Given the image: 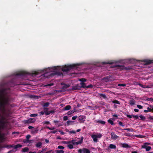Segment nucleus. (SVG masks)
<instances>
[{
    "label": "nucleus",
    "mask_w": 153,
    "mask_h": 153,
    "mask_svg": "<svg viewBox=\"0 0 153 153\" xmlns=\"http://www.w3.org/2000/svg\"><path fill=\"white\" fill-rule=\"evenodd\" d=\"M19 85L15 83L14 80L2 83L1 85L2 89L0 90V142H2L4 139L5 134L2 133L3 130L9 129L10 123L8 121L11 114L10 110H6L5 107L10 105V99L9 93L10 92V87Z\"/></svg>",
    "instance_id": "1"
},
{
    "label": "nucleus",
    "mask_w": 153,
    "mask_h": 153,
    "mask_svg": "<svg viewBox=\"0 0 153 153\" xmlns=\"http://www.w3.org/2000/svg\"><path fill=\"white\" fill-rule=\"evenodd\" d=\"M58 67H54L53 68H46L45 69L43 70H39L38 71H35L33 72L32 73V74L33 75H36L39 74L41 73L42 72H45V73H47L48 72H49L50 71H52V69H53L54 70H57V68H58Z\"/></svg>",
    "instance_id": "2"
},
{
    "label": "nucleus",
    "mask_w": 153,
    "mask_h": 153,
    "mask_svg": "<svg viewBox=\"0 0 153 153\" xmlns=\"http://www.w3.org/2000/svg\"><path fill=\"white\" fill-rule=\"evenodd\" d=\"M80 65L79 64H73L68 65H65L62 68V71L63 72H68L71 69L77 68V66Z\"/></svg>",
    "instance_id": "3"
},
{
    "label": "nucleus",
    "mask_w": 153,
    "mask_h": 153,
    "mask_svg": "<svg viewBox=\"0 0 153 153\" xmlns=\"http://www.w3.org/2000/svg\"><path fill=\"white\" fill-rule=\"evenodd\" d=\"M114 67L118 68H120L121 70H123L124 69L126 70H130L132 69V68L131 67H125L124 66L120 65H115L114 66Z\"/></svg>",
    "instance_id": "4"
},
{
    "label": "nucleus",
    "mask_w": 153,
    "mask_h": 153,
    "mask_svg": "<svg viewBox=\"0 0 153 153\" xmlns=\"http://www.w3.org/2000/svg\"><path fill=\"white\" fill-rule=\"evenodd\" d=\"M77 152L78 153H90V151L88 149L85 148L79 149Z\"/></svg>",
    "instance_id": "5"
},
{
    "label": "nucleus",
    "mask_w": 153,
    "mask_h": 153,
    "mask_svg": "<svg viewBox=\"0 0 153 153\" xmlns=\"http://www.w3.org/2000/svg\"><path fill=\"white\" fill-rule=\"evenodd\" d=\"M83 139H84L83 137H81V139L80 140V141H78V142H74L75 140H71V141H69V142H70V143H71L73 144V145L76 144V145H78L79 144H81L82 143H83Z\"/></svg>",
    "instance_id": "6"
},
{
    "label": "nucleus",
    "mask_w": 153,
    "mask_h": 153,
    "mask_svg": "<svg viewBox=\"0 0 153 153\" xmlns=\"http://www.w3.org/2000/svg\"><path fill=\"white\" fill-rule=\"evenodd\" d=\"M36 119L34 118H30L28 120H25L24 122L25 124H29L34 123Z\"/></svg>",
    "instance_id": "7"
},
{
    "label": "nucleus",
    "mask_w": 153,
    "mask_h": 153,
    "mask_svg": "<svg viewBox=\"0 0 153 153\" xmlns=\"http://www.w3.org/2000/svg\"><path fill=\"white\" fill-rule=\"evenodd\" d=\"M150 144L148 143H145L144 145L142 146V148L146 149V150L147 151L150 150L152 148L151 146H148L146 145H149Z\"/></svg>",
    "instance_id": "8"
},
{
    "label": "nucleus",
    "mask_w": 153,
    "mask_h": 153,
    "mask_svg": "<svg viewBox=\"0 0 153 153\" xmlns=\"http://www.w3.org/2000/svg\"><path fill=\"white\" fill-rule=\"evenodd\" d=\"M29 73L25 71H20L18 73H17L16 75L17 76H24L27 75H28Z\"/></svg>",
    "instance_id": "9"
},
{
    "label": "nucleus",
    "mask_w": 153,
    "mask_h": 153,
    "mask_svg": "<svg viewBox=\"0 0 153 153\" xmlns=\"http://www.w3.org/2000/svg\"><path fill=\"white\" fill-rule=\"evenodd\" d=\"M111 138L113 140L116 139L118 137L115 134V133L113 132L111 133Z\"/></svg>",
    "instance_id": "10"
},
{
    "label": "nucleus",
    "mask_w": 153,
    "mask_h": 153,
    "mask_svg": "<svg viewBox=\"0 0 153 153\" xmlns=\"http://www.w3.org/2000/svg\"><path fill=\"white\" fill-rule=\"evenodd\" d=\"M121 146L123 148H130L131 147L130 146L126 143H121Z\"/></svg>",
    "instance_id": "11"
},
{
    "label": "nucleus",
    "mask_w": 153,
    "mask_h": 153,
    "mask_svg": "<svg viewBox=\"0 0 153 153\" xmlns=\"http://www.w3.org/2000/svg\"><path fill=\"white\" fill-rule=\"evenodd\" d=\"M85 116L82 115L80 116L79 117V120L80 121V123H83L85 121Z\"/></svg>",
    "instance_id": "12"
},
{
    "label": "nucleus",
    "mask_w": 153,
    "mask_h": 153,
    "mask_svg": "<svg viewBox=\"0 0 153 153\" xmlns=\"http://www.w3.org/2000/svg\"><path fill=\"white\" fill-rule=\"evenodd\" d=\"M91 136V137L93 139V141L94 142L97 143L98 142L97 135L92 134Z\"/></svg>",
    "instance_id": "13"
},
{
    "label": "nucleus",
    "mask_w": 153,
    "mask_h": 153,
    "mask_svg": "<svg viewBox=\"0 0 153 153\" xmlns=\"http://www.w3.org/2000/svg\"><path fill=\"white\" fill-rule=\"evenodd\" d=\"M126 115L129 118H131L132 117L135 118L136 119H138V116L137 115H129L128 114H126Z\"/></svg>",
    "instance_id": "14"
},
{
    "label": "nucleus",
    "mask_w": 153,
    "mask_h": 153,
    "mask_svg": "<svg viewBox=\"0 0 153 153\" xmlns=\"http://www.w3.org/2000/svg\"><path fill=\"white\" fill-rule=\"evenodd\" d=\"M38 131L39 129L38 128H36L32 130L31 131V132L32 134H36L38 132Z\"/></svg>",
    "instance_id": "15"
},
{
    "label": "nucleus",
    "mask_w": 153,
    "mask_h": 153,
    "mask_svg": "<svg viewBox=\"0 0 153 153\" xmlns=\"http://www.w3.org/2000/svg\"><path fill=\"white\" fill-rule=\"evenodd\" d=\"M55 112L54 110H52L48 111H46L45 112V114L46 115H48L50 114H54Z\"/></svg>",
    "instance_id": "16"
},
{
    "label": "nucleus",
    "mask_w": 153,
    "mask_h": 153,
    "mask_svg": "<svg viewBox=\"0 0 153 153\" xmlns=\"http://www.w3.org/2000/svg\"><path fill=\"white\" fill-rule=\"evenodd\" d=\"M145 62V65H147L149 64H150L151 63H153V60H146L144 61Z\"/></svg>",
    "instance_id": "17"
},
{
    "label": "nucleus",
    "mask_w": 153,
    "mask_h": 153,
    "mask_svg": "<svg viewBox=\"0 0 153 153\" xmlns=\"http://www.w3.org/2000/svg\"><path fill=\"white\" fill-rule=\"evenodd\" d=\"M80 85H81V86L79 87L80 88H86L87 86L86 85V84L84 82H81L80 83Z\"/></svg>",
    "instance_id": "18"
},
{
    "label": "nucleus",
    "mask_w": 153,
    "mask_h": 153,
    "mask_svg": "<svg viewBox=\"0 0 153 153\" xmlns=\"http://www.w3.org/2000/svg\"><path fill=\"white\" fill-rule=\"evenodd\" d=\"M111 148V149H115L116 148V146L112 144H111L109 145L108 148Z\"/></svg>",
    "instance_id": "19"
},
{
    "label": "nucleus",
    "mask_w": 153,
    "mask_h": 153,
    "mask_svg": "<svg viewBox=\"0 0 153 153\" xmlns=\"http://www.w3.org/2000/svg\"><path fill=\"white\" fill-rule=\"evenodd\" d=\"M71 107L70 105H66L65 107H64L63 109L64 110H68L71 108Z\"/></svg>",
    "instance_id": "20"
},
{
    "label": "nucleus",
    "mask_w": 153,
    "mask_h": 153,
    "mask_svg": "<svg viewBox=\"0 0 153 153\" xmlns=\"http://www.w3.org/2000/svg\"><path fill=\"white\" fill-rule=\"evenodd\" d=\"M96 121L97 123L101 124L102 125H104L105 123V121L103 120H97Z\"/></svg>",
    "instance_id": "21"
},
{
    "label": "nucleus",
    "mask_w": 153,
    "mask_h": 153,
    "mask_svg": "<svg viewBox=\"0 0 153 153\" xmlns=\"http://www.w3.org/2000/svg\"><path fill=\"white\" fill-rule=\"evenodd\" d=\"M147 110H144V112L145 113H147L148 112H152V110L151 108L150 107H147Z\"/></svg>",
    "instance_id": "22"
},
{
    "label": "nucleus",
    "mask_w": 153,
    "mask_h": 153,
    "mask_svg": "<svg viewBox=\"0 0 153 153\" xmlns=\"http://www.w3.org/2000/svg\"><path fill=\"white\" fill-rule=\"evenodd\" d=\"M42 145V143L41 142H39L36 144V146L37 148H40L41 146Z\"/></svg>",
    "instance_id": "23"
},
{
    "label": "nucleus",
    "mask_w": 153,
    "mask_h": 153,
    "mask_svg": "<svg viewBox=\"0 0 153 153\" xmlns=\"http://www.w3.org/2000/svg\"><path fill=\"white\" fill-rule=\"evenodd\" d=\"M22 145L20 144H18L15 146L14 147V148L15 149H16L18 148L22 147Z\"/></svg>",
    "instance_id": "24"
},
{
    "label": "nucleus",
    "mask_w": 153,
    "mask_h": 153,
    "mask_svg": "<svg viewBox=\"0 0 153 153\" xmlns=\"http://www.w3.org/2000/svg\"><path fill=\"white\" fill-rule=\"evenodd\" d=\"M28 150L29 149L27 147H25L22 149V152H27Z\"/></svg>",
    "instance_id": "25"
},
{
    "label": "nucleus",
    "mask_w": 153,
    "mask_h": 153,
    "mask_svg": "<svg viewBox=\"0 0 153 153\" xmlns=\"http://www.w3.org/2000/svg\"><path fill=\"white\" fill-rule=\"evenodd\" d=\"M134 136L138 138H145L146 137L145 136H143L141 135H134Z\"/></svg>",
    "instance_id": "26"
},
{
    "label": "nucleus",
    "mask_w": 153,
    "mask_h": 153,
    "mask_svg": "<svg viewBox=\"0 0 153 153\" xmlns=\"http://www.w3.org/2000/svg\"><path fill=\"white\" fill-rule=\"evenodd\" d=\"M70 86L69 84H65L62 87V88L63 89H65L69 88Z\"/></svg>",
    "instance_id": "27"
},
{
    "label": "nucleus",
    "mask_w": 153,
    "mask_h": 153,
    "mask_svg": "<svg viewBox=\"0 0 153 153\" xmlns=\"http://www.w3.org/2000/svg\"><path fill=\"white\" fill-rule=\"evenodd\" d=\"M50 103L49 102H46L43 104V107H47L49 106Z\"/></svg>",
    "instance_id": "28"
},
{
    "label": "nucleus",
    "mask_w": 153,
    "mask_h": 153,
    "mask_svg": "<svg viewBox=\"0 0 153 153\" xmlns=\"http://www.w3.org/2000/svg\"><path fill=\"white\" fill-rule=\"evenodd\" d=\"M112 102L114 104H117L119 105H120V102L117 100H113L112 101Z\"/></svg>",
    "instance_id": "29"
},
{
    "label": "nucleus",
    "mask_w": 153,
    "mask_h": 153,
    "mask_svg": "<svg viewBox=\"0 0 153 153\" xmlns=\"http://www.w3.org/2000/svg\"><path fill=\"white\" fill-rule=\"evenodd\" d=\"M73 121L68 120L67 122V124L68 126L72 124V123L74 122Z\"/></svg>",
    "instance_id": "30"
},
{
    "label": "nucleus",
    "mask_w": 153,
    "mask_h": 153,
    "mask_svg": "<svg viewBox=\"0 0 153 153\" xmlns=\"http://www.w3.org/2000/svg\"><path fill=\"white\" fill-rule=\"evenodd\" d=\"M99 95L100 97H103V98L105 99L106 98V95L104 94H100Z\"/></svg>",
    "instance_id": "31"
},
{
    "label": "nucleus",
    "mask_w": 153,
    "mask_h": 153,
    "mask_svg": "<svg viewBox=\"0 0 153 153\" xmlns=\"http://www.w3.org/2000/svg\"><path fill=\"white\" fill-rule=\"evenodd\" d=\"M75 111L74 110H73L72 111H68L67 113V114L68 115H71L73 113H74V112Z\"/></svg>",
    "instance_id": "32"
},
{
    "label": "nucleus",
    "mask_w": 153,
    "mask_h": 153,
    "mask_svg": "<svg viewBox=\"0 0 153 153\" xmlns=\"http://www.w3.org/2000/svg\"><path fill=\"white\" fill-rule=\"evenodd\" d=\"M64 151L62 150H57L56 151V153H64Z\"/></svg>",
    "instance_id": "33"
},
{
    "label": "nucleus",
    "mask_w": 153,
    "mask_h": 153,
    "mask_svg": "<svg viewBox=\"0 0 153 153\" xmlns=\"http://www.w3.org/2000/svg\"><path fill=\"white\" fill-rule=\"evenodd\" d=\"M139 117L140 118L141 120L143 121L146 118L145 117L142 115H140L139 116Z\"/></svg>",
    "instance_id": "34"
},
{
    "label": "nucleus",
    "mask_w": 153,
    "mask_h": 153,
    "mask_svg": "<svg viewBox=\"0 0 153 153\" xmlns=\"http://www.w3.org/2000/svg\"><path fill=\"white\" fill-rule=\"evenodd\" d=\"M108 123L111 124L112 125H114L113 122L111 119H109L108 120Z\"/></svg>",
    "instance_id": "35"
},
{
    "label": "nucleus",
    "mask_w": 153,
    "mask_h": 153,
    "mask_svg": "<svg viewBox=\"0 0 153 153\" xmlns=\"http://www.w3.org/2000/svg\"><path fill=\"white\" fill-rule=\"evenodd\" d=\"M124 130H127L129 131H133V129L132 128H124Z\"/></svg>",
    "instance_id": "36"
},
{
    "label": "nucleus",
    "mask_w": 153,
    "mask_h": 153,
    "mask_svg": "<svg viewBox=\"0 0 153 153\" xmlns=\"http://www.w3.org/2000/svg\"><path fill=\"white\" fill-rule=\"evenodd\" d=\"M68 133L70 134H71L72 133L74 134H76V132L74 130L70 131H68Z\"/></svg>",
    "instance_id": "37"
},
{
    "label": "nucleus",
    "mask_w": 153,
    "mask_h": 153,
    "mask_svg": "<svg viewBox=\"0 0 153 153\" xmlns=\"http://www.w3.org/2000/svg\"><path fill=\"white\" fill-rule=\"evenodd\" d=\"M52 75H60V73L58 72H54V73H52L51 74Z\"/></svg>",
    "instance_id": "38"
},
{
    "label": "nucleus",
    "mask_w": 153,
    "mask_h": 153,
    "mask_svg": "<svg viewBox=\"0 0 153 153\" xmlns=\"http://www.w3.org/2000/svg\"><path fill=\"white\" fill-rule=\"evenodd\" d=\"M38 115L37 114H30V116L31 117H36Z\"/></svg>",
    "instance_id": "39"
},
{
    "label": "nucleus",
    "mask_w": 153,
    "mask_h": 153,
    "mask_svg": "<svg viewBox=\"0 0 153 153\" xmlns=\"http://www.w3.org/2000/svg\"><path fill=\"white\" fill-rule=\"evenodd\" d=\"M13 147V145H5L4 147L7 148H10Z\"/></svg>",
    "instance_id": "40"
},
{
    "label": "nucleus",
    "mask_w": 153,
    "mask_h": 153,
    "mask_svg": "<svg viewBox=\"0 0 153 153\" xmlns=\"http://www.w3.org/2000/svg\"><path fill=\"white\" fill-rule=\"evenodd\" d=\"M68 147L70 149H72L73 148V146L71 144L68 145Z\"/></svg>",
    "instance_id": "41"
},
{
    "label": "nucleus",
    "mask_w": 153,
    "mask_h": 153,
    "mask_svg": "<svg viewBox=\"0 0 153 153\" xmlns=\"http://www.w3.org/2000/svg\"><path fill=\"white\" fill-rule=\"evenodd\" d=\"M80 81L82 82H84L86 81V79L85 78H81L79 79Z\"/></svg>",
    "instance_id": "42"
},
{
    "label": "nucleus",
    "mask_w": 153,
    "mask_h": 153,
    "mask_svg": "<svg viewBox=\"0 0 153 153\" xmlns=\"http://www.w3.org/2000/svg\"><path fill=\"white\" fill-rule=\"evenodd\" d=\"M146 100L153 102V99L152 98H147Z\"/></svg>",
    "instance_id": "43"
},
{
    "label": "nucleus",
    "mask_w": 153,
    "mask_h": 153,
    "mask_svg": "<svg viewBox=\"0 0 153 153\" xmlns=\"http://www.w3.org/2000/svg\"><path fill=\"white\" fill-rule=\"evenodd\" d=\"M31 136L30 135H27L26 136V138L27 139V140L28 141V142H29V139L30 138Z\"/></svg>",
    "instance_id": "44"
},
{
    "label": "nucleus",
    "mask_w": 153,
    "mask_h": 153,
    "mask_svg": "<svg viewBox=\"0 0 153 153\" xmlns=\"http://www.w3.org/2000/svg\"><path fill=\"white\" fill-rule=\"evenodd\" d=\"M118 85L119 86L125 87L126 86V84H119Z\"/></svg>",
    "instance_id": "45"
},
{
    "label": "nucleus",
    "mask_w": 153,
    "mask_h": 153,
    "mask_svg": "<svg viewBox=\"0 0 153 153\" xmlns=\"http://www.w3.org/2000/svg\"><path fill=\"white\" fill-rule=\"evenodd\" d=\"M73 89L74 90H76V89H80V88L76 86L74 87Z\"/></svg>",
    "instance_id": "46"
},
{
    "label": "nucleus",
    "mask_w": 153,
    "mask_h": 153,
    "mask_svg": "<svg viewBox=\"0 0 153 153\" xmlns=\"http://www.w3.org/2000/svg\"><path fill=\"white\" fill-rule=\"evenodd\" d=\"M148 119L149 120H153V117L149 116L147 117Z\"/></svg>",
    "instance_id": "47"
},
{
    "label": "nucleus",
    "mask_w": 153,
    "mask_h": 153,
    "mask_svg": "<svg viewBox=\"0 0 153 153\" xmlns=\"http://www.w3.org/2000/svg\"><path fill=\"white\" fill-rule=\"evenodd\" d=\"M47 128L48 129L50 130H53L55 129V127H53L51 128H50L49 127H47Z\"/></svg>",
    "instance_id": "48"
},
{
    "label": "nucleus",
    "mask_w": 153,
    "mask_h": 153,
    "mask_svg": "<svg viewBox=\"0 0 153 153\" xmlns=\"http://www.w3.org/2000/svg\"><path fill=\"white\" fill-rule=\"evenodd\" d=\"M58 149H64V147L62 146H59L57 147Z\"/></svg>",
    "instance_id": "49"
},
{
    "label": "nucleus",
    "mask_w": 153,
    "mask_h": 153,
    "mask_svg": "<svg viewBox=\"0 0 153 153\" xmlns=\"http://www.w3.org/2000/svg\"><path fill=\"white\" fill-rule=\"evenodd\" d=\"M68 119V118L67 116H65L63 117V120L64 121H66Z\"/></svg>",
    "instance_id": "50"
},
{
    "label": "nucleus",
    "mask_w": 153,
    "mask_h": 153,
    "mask_svg": "<svg viewBox=\"0 0 153 153\" xmlns=\"http://www.w3.org/2000/svg\"><path fill=\"white\" fill-rule=\"evenodd\" d=\"M62 143L64 144H67L70 143V142H69V141H63L62 142Z\"/></svg>",
    "instance_id": "51"
},
{
    "label": "nucleus",
    "mask_w": 153,
    "mask_h": 153,
    "mask_svg": "<svg viewBox=\"0 0 153 153\" xmlns=\"http://www.w3.org/2000/svg\"><path fill=\"white\" fill-rule=\"evenodd\" d=\"M119 124L122 126H124V125L123 124V123L121 121H120L119 122Z\"/></svg>",
    "instance_id": "52"
},
{
    "label": "nucleus",
    "mask_w": 153,
    "mask_h": 153,
    "mask_svg": "<svg viewBox=\"0 0 153 153\" xmlns=\"http://www.w3.org/2000/svg\"><path fill=\"white\" fill-rule=\"evenodd\" d=\"M93 87V85L91 84H90L89 85H88L87 86L86 88H91Z\"/></svg>",
    "instance_id": "53"
},
{
    "label": "nucleus",
    "mask_w": 153,
    "mask_h": 153,
    "mask_svg": "<svg viewBox=\"0 0 153 153\" xmlns=\"http://www.w3.org/2000/svg\"><path fill=\"white\" fill-rule=\"evenodd\" d=\"M137 107L139 109H141L143 108V106L142 105H137Z\"/></svg>",
    "instance_id": "54"
},
{
    "label": "nucleus",
    "mask_w": 153,
    "mask_h": 153,
    "mask_svg": "<svg viewBox=\"0 0 153 153\" xmlns=\"http://www.w3.org/2000/svg\"><path fill=\"white\" fill-rule=\"evenodd\" d=\"M57 132V130H54V131H51V133H52V134H55V133H56Z\"/></svg>",
    "instance_id": "55"
},
{
    "label": "nucleus",
    "mask_w": 153,
    "mask_h": 153,
    "mask_svg": "<svg viewBox=\"0 0 153 153\" xmlns=\"http://www.w3.org/2000/svg\"><path fill=\"white\" fill-rule=\"evenodd\" d=\"M111 76H106L105 77V78L107 79L108 80H110V78L111 77Z\"/></svg>",
    "instance_id": "56"
},
{
    "label": "nucleus",
    "mask_w": 153,
    "mask_h": 153,
    "mask_svg": "<svg viewBox=\"0 0 153 153\" xmlns=\"http://www.w3.org/2000/svg\"><path fill=\"white\" fill-rule=\"evenodd\" d=\"M130 104L133 105L135 104V103L133 100H131L130 101Z\"/></svg>",
    "instance_id": "57"
},
{
    "label": "nucleus",
    "mask_w": 153,
    "mask_h": 153,
    "mask_svg": "<svg viewBox=\"0 0 153 153\" xmlns=\"http://www.w3.org/2000/svg\"><path fill=\"white\" fill-rule=\"evenodd\" d=\"M102 136V135L101 134H99L97 135V138H101Z\"/></svg>",
    "instance_id": "58"
},
{
    "label": "nucleus",
    "mask_w": 153,
    "mask_h": 153,
    "mask_svg": "<svg viewBox=\"0 0 153 153\" xmlns=\"http://www.w3.org/2000/svg\"><path fill=\"white\" fill-rule=\"evenodd\" d=\"M77 118V116H73L72 117V120H75Z\"/></svg>",
    "instance_id": "59"
},
{
    "label": "nucleus",
    "mask_w": 153,
    "mask_h": 153,
    "mask_svg": "<svg viewBox=\"0 0 153 153\" xmlns=\"http://www.w3.org/2000/svg\"><path fill=\"white\" fill-rule=\"evenodd\" d=\"M31 97H33L35 99H37L38 98V97L37 96H36L35 95H31Z\"/></svg>",
    "instance_id": "60"
},
{
    "label": "nucleus",
    "mask_w": 153,
    "mask_h": 153,
    "mask_svg": "<svg viewBox=\"0 0 153 153\" xmlns=\"http://www.w3.org/2000/svg\"><path fill=\"white\" fill-rule=\"evenodd\" d=\"M125 135L128 137L131 136V134L129 133H126L125 134Z\"/></svg>",
    "instance_id": "61"
},
{
    "label": "nucleus",
    "mask_w": 153,
    "mask_h": 153,
    "mask_svg": "<svg viewBox=\"0 0 153 153\" xmlns=\"http://www.w3.org/2000/svg\"><path fill=\"white\" fill-rule=\"evenodd\" d=\"M44 112L45 113V112L46 111H48V108H44Z\"/></svg>",
    "instance_id": "62"
},
{
    "label": "nucleus",
    "mask_w": 153,
    "mask_h": 153,
    "mask_svg": "<svg viewBox=\"0 0 153 153\" xmlns=\"http://www.w3.org/2000/svg\"><path fill=\"white\" fill-rule=\"evenodd\" d=\"M44 123L48 125L49 124L50 122L49 121H45L44 122Z\"/></svg>",
    "instance_id": "63"
},
{
    "label": "nucleus",
    "mask_w": 153,
    "mask_h": 153,
    "mask_svg": "<svg viewBox=\"0 0 153 153\" xmlns=\"http://www.w3.org/2000/svg\"><path fill=\"white\" fill-rule=\"evenodd\" d=\"M149 106L151 108L152 110V112H153V105H149Z\"/></svg>",
    "instance_id": "64"
}]
</instances>
